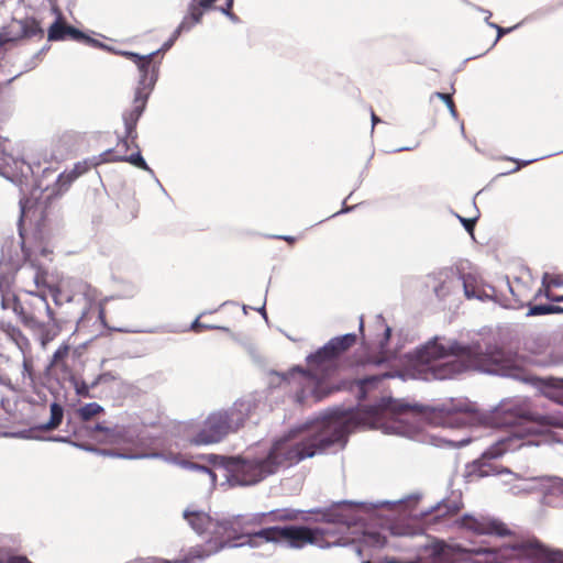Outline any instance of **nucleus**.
<instances>
[{"instance_id": "3", "label": "nucleus", "mask_w": 563, "mask_h": 563, "mask_svg": "<svg viewBox=\"0 0 563 563\" xmlns=\"http://www.w3.org/2000/svg\"><path fill=\"white\" fill-rule=\"evenodd\" d=\"M520 367L499 350L486 354L450 342L432 341L407 356L405 375L418 379H446L467 368L499 375H512Z\"/></svg>"}, {"instance_id": "17", "label": "nucleus", "mask_w": 563, "mask_h": 563, "mask_svg": "<svg viewBox=\"0 0 563 563\" xmlns=\"http://www.w3.org/2000/svg\"><path fill=\"white\" fill-rule=\"evenodd\" d=\"M71 352L69 344L63 343L53 354L48 368L60 373L64 377L73 376V369L68 364Z\"/></svg>"}, {"instance_id": "4", "label": "nucleus", "mask_w": 563, "mask_h": 563, "mask_svg": "<svg viewBox=\"0 0 563 563\" xmlns=\"http://www.w3.org/2000/svg\"><path fill=\"white\" fill-rule=\"evenodd\" d=\"M386 563H563V550L550 549L534 538L515 539L497 551L479 548L455 552L449 545L433 542L426 545L415 561L390 559Z\"/></svg>"}, {"instance_id": "22", "label": "nucleus", "mask_w": 563, "mask_h": 563, "mask_svg": "<svg viewBox=\"0 0 563 563\" xmlns=\"http://www.w3.org/2000/svg\"><path fill=\"white\" fill-rule=\"evenodd\" d=\"M90 166L86 163H77L69 173H63L58 177L60 186L70 185L76 178L88 172Z\"/></svg>"}, {"instance_id": "12", "label": "nucleus", "mask_w": 563, "mask_h": 563, "mask_svg": "<svg viewBox=\"0 0 563 563\" xmlns=\"http://www.w3.org/2000/svg\"><path fill=\"white\" fill-rule=\"evenodd\" d=\"M54 12L57 14V19L47 31L48 41L58 42L71 40L93 47L101 46V43L98 40H95L82 33L80 30L67 24L58 8H54Z\"/></svg>"}, {"instance_id": "5", "label": "nucleus", "mask_w": 563, "mask_h": 563, "mask_svg": "<svg viewBox=\"0 0 563 563\" xmlns=\"http://www.w3.org/2000/svg\"><path fill=\"white\" fill-rule=\"evenodd\" d=\"M245 410L243 404L225 410L213 411L205 420L184 424L183 433L191 445L201 446L219 443L227 435L244 426Z\"/></svg>"}, {"instance_id": "23", "label": "nucleus", "mask_w": 563, "mask_h": 563, "mask_svg": "<svg viewBox=\"0 0 563 563\" xmlns=\"http://www.w3.org/2000/svg\"><path fill=\"white\" fill-rule=\"evenodd\" d=\"M506 474L508 478L505 481L506 484H511L514 481L517 483L514 484L510 489L514 494L518 495L521 493H528L534 489L533 481H527V479H519L516 475L511 474L510 472L506 471Z\"/></svg>"}, {"instance_id": "38", "label": "nucleus", "mask_w": 563, "mask_h": 563, "mask_svg": "<svg viewBox=\"0 0 563 563\" xmlns=\"http://www.w3.org/2000/svg\"><path fill=\"white\" fill-rule=\"evenodd\" d=\"M547 298L551 301L561 302L563 301V296H552L549 291L545 294Z\"/></svg>"}, {"instance_id": "2", "label": "nucleus", "mask_w": 563, "mask_h": 563, "mask_svg": "<svg viewBox=\"0 0 563 563\" xmlns=\"http://www.w3.org/2000/svg\"><path fill=\"white\" fill-rule=\"evenodd\" d=\"M408 504L399 501L350 503L344 501L332 508L324 520L328 523H336L335 528L284 527L267 528L257 532H249V547H255L262 542H275L282 545L300 549L312 544L321 549L330 547H345L357 543L355 553L361 555L364 548L382 549L386 545V534H411L409 529H400L393 525L376 531L372 527L362 523L367 518L380 516L384 510H402Z\"/></svg>"}, {"instance_id": "52", "label": "nucleus", "mask_w": 563, "mask_h": 563, "mask_svg": "<svg viewBox=\"0 0 563 563\" xmlns=\"http://www.w3.org/2000/svg\"><path fill=\"white\" fill-rule=\"evenodd\" d=\"M437 509H438V510H441V509H442V506H441V505H438V506H437Z\"/></svg>"}, {"instance_id": "9", "label": "nucleus", "mask_w": 563, "mask_h": 563, "mask_svg": "<svg viewBox=\"0 0 563 563\" xmlns=\"http://www.w3.org/2000/svg\"><path fill=\"white\" fill-rule=\"evenodd\" d=\"M356 342V335L347 333L331 339L324 346L319 349L314 354L307 357L311 368L330 369L333 362L345 351H347Z\"/></svg>"}, {"instance_id": "27", "label": "nucleus", "mask_w": 563, "mask_h": 563, "mask_svg": "<svg viewBox=\"0 0 563 563\" xmlns=\"http://www.w3.org/2000/svg\"><path fill=\"white\" fill-rule=\"evenodd\" d=\"M389 373H385L383 375L378 376H371L365 379H362L358 382V388L360 393L362 394V397H365L366 393L374 386H376L380 380H383L386 377H391Z\"/></svg>"}, {"instance_id": "16", "label": "nucleus", "mask_w": 563, "mask_h": 563, "mask_svg": "<svg viewBox=\"0 0 563 563\" xmlns=\"http://www.w3.org/2000/svg\"><path fill=\"white\" fill-rule=\"evenodd\" d=\"M184 518L198 534L210 532L211 537H213V530L217 521H213L208 514L186 510L184 512Z\"/></svg>"}, {"instance_id": "20", "label": "nucleus", "mask_w": 563, "mask_h": 563, "mask_svg": "<svg viewBox=\"0 0 563 563\" xmlns=\"http://www.w3.org/2000/svg\"><path fill=\"white\" fill-rule=\"evenodd\" d=\"M463 288L468 299L476 298L483 300L489 297L485 288L481 286L477 276L473 274L463 276Z\"/></svg>"}, {"instance_id": "34", "label": "nucleus", "mask_w": 563, "mask_h": 563, "mask_svg": "<svg viewBox=\"0 0 563 563\" xmlns=\"http://www.w3.org/2000/svg\"><path fill=\"white\" fill-rule=\"evenodd\" d=\"M460 221L462 222V224L464 225V228L470 232L472 233L473 231V228H474V222L475 220L473 219H465V218H462V217H459Z\"/></svg>"}, {"instance_id": "24", "label": "nucleus", "mask_w": 563, "mask_h": 563, "mask_svg": "<svg viewBox=\"0 0 563 563\" xmlns=\"http://www.w3.org/2000/svg\"><path fill=\"white\" fill-rule=\"evenodd\" d=\"M63 417H64L63 407L57 402H53L51 405V418H49L48 422H46L45 424H43L41 427V429L45 430V431L55 430L62 423Z\"/></svg>"}, {"instance_id": "26", "label": "nucleus", "mask_w": 563, "mask_h": 563, "mask_svg": "<svg viewBox=\"0 0 563 563\" xmlns=\"http://www.w3.org/2000/svg\"><path fill=\"white\" fill-rule=\"evenodd\" d=\"M103 412V408L97 402H89L80 407L77 411L82 421H89L93 417Z\"/></svg>"}, {"instance_id": "45", "label": "nucleus", "mask_w": 563, "mask_h": 563, "mask_svg": "<svg viewBox=\"0 0 563 563\" xmlns=\"http://www.w3.org/2000/svg\"><path fill=\"white\" fill-rule=\"evenodd\" d=\"M484 12L486 13V14H485V21H486V22H487V24H488V23H490V22H489V19H490V16H492V13H490L489 11H484Z\"/></svg>"}, {"instance_id": "43", "label": "nucleus", "mask_w": 563, "mask_h": 563, "mask_svg": "<svg viewBox=\"0 0 563 563\" xmlns=\"http://www.w3.org/2000/svg\"><path fill=\"white\" fill-rule=\"evenodd\" d=\"M99 318L103 324H107L106 320H104V308L103 307H100V309H99Z\"/></svg>"}, {"instance_id": "48", "label": "nucleus", "mask_w": 563, "mask_h": 563, "mask_svg": "<svg viewBox=\"0 0 563 563\" xmlns=\"http://www.w3.org/2000/svg\"><path fill=\"white\" fill-rule=\"evenodd\" d=\"M260 311H261V313L263 314V317L267 320V317H266V312H265V310H264V307H262V308L260 309Z\"/></svg>"}, {"instance_id": "31", "label": "nucleus", "mask_w": 563, "mask_h": 563, "mask_svg": "<svg viewBox=\"0 0 563 563\" xmlns=\"http://www.w3.org/2000/svg\"><path fill=\"white\" fill-rule=\"evenodd\" d=\"M40 323L42 324V327L38 328L40 330H42L41 343L43 346H45L48 342L54 340V338L57 335L59 327L56 324L57 330L52 332L49 329H46L45 325L41 321H40Z\"/></svg>"}, {"instance_id": "37", "label": "nucleus", "mask_w": 563, "mask_h": 563, "mask_svg": "<svg viewBox=\"0 0 563 563\" xmlns=\"http://www.w3.org/2000/svg\"><path fill=\"white\" fill-rule=\"evenodd\" d=\"M444 442H445L446 444H450V445H456V444H459V445H464V444H467V443L470 442V440H468V439H463V440H460V441H457V442H455V441H453V440H445Z\"/></svg>"}, {"instance_id": "42", "label": "nucleus", "mask_w": 563, "mask_h": 563, "mask_svg": "<svg viewBox=\"0 0 563 563\" xmlns=\"http://www.w3.org/2000/svg\"><path fill=\"white\" fill-rule=\"evenodd\" d=\"M10 41H11V38L7 37L4 34L0 33V46L5 45Z\"/></svg>"}, {"instance_id": "53", "label": "nucleus", "mask_w": 563, "mask_h": 563, "mask_svg": "<svg viewBox=\"0 0 563 563\" xmlns=\"http://www.w3.org/2000/svg\"><path fill=\"white\" fill-rule=\"evenodd\" d=\"M362 563H371L369 561H363Z\"/></svg>"}, {"instance_id": "13", "label": "nucleus", "mask_w": 563, "mask_h": 563, "mask_svg": "<svg viewBox=\"0 0 563 563\" xmlns=\"http://www.w3.org/2000/svg\"><path fill=\"white\" fill-rule=\"evenodd\" d=\"M461 526L477 534L507 536L510 533L507 526L494 518L464 516Z\"/></svg>"}, {"instance_id": "50", "label": "nucleus", "mask_w": 563, "mask_h": 563, "mask_svg": "<svg viewBox=\"0 0 563 563\" xmlns=\"http://www.w3.org/2000/svg\"><path fill=\"white\" fill-rule=\"evenodd\" d=\"M360 329L363 330V319L360 320Z\"/></svg>"}, {"instance_id": "44", "label": "nucleus", "mask_w": 563, "mask_h": 563, "mask_svg": "<svg viewBox=\"0 0 563 563\" xmlns=\"http://www.w3.org/2000/svg\"><path fill=\"white\" fill-rule=\"evenodd\" d=\"M409 514L415 516V517H418V516H426L428 512H424V511H420L419 514L415 512V510L412 508L409 509Z\"/></svg>"}, {"instance_id": "28", "label": "nucleus", "mask_w": 563, "mask_h": 563, "mask_svg": "<svg viewBox=\"0 0 563 563\" xmlns=\"http://www.w3.org/2000/svg\"><path fill=\"white\" fill-rule=\"evenodd\" d=\"M563 308L554 305H536L530 307L528 316H542L550 313H562Z\"/></svg>"}, {"instance_id": "32", "label": "nucleus", "mask_w": 563, "mask_h": 563, "mask_svg": "<svg viewBox=\"0 0 563 563\" xmlns=\"http://www.w3.org/2000/svg\"><path fill=\"white\" fill-rule=\"evenodd\" d=\"M216 328L214 325L205 324L201 322L200 318L196 319L191 325V329L196 332H200L206 329Z\"/></svg>"}, {"instance_id": "18", "label": "nucleus", "mask_w": 563, "mask_h": 563, "mask_svg": "<svg viewBox=\"0 0 563 563\" xmlns=\"http://www.w3.org/2000/svg\"><path fill=\"white\" fill-rule=\"evenodd\" d=\"M376 325L378 329L383 331V336L379 340L380 355L375 360L376 364H380L393 360L396 356V353L386 347V344L390 338L391 329L385 323L384 319L380 317H377Z\"/></svg>"}, {"instance_id": "49", "label": "nucleus", "mask_w": 563, "mask_h": 563, "mask_svg": "<svg viewBox=\"0 0 563 563\" xmlns=\"http://www.w3.org/2000/svg\"><path fill=\"white\" fill-rule=\"evenodd\" d=\"M24 367H25V369L29 371L31 368V365L27 362H24Z\"/></svg>"}, {"instance_id": "19", "label": "nucleus", "mask_w": 563, "mask_h": 563, "mask_svg": "<svg viewBox=\"0 0 563 563\" xmlns=\"http://www.w3.org/2000/svg\"><path fill=\"white\" fill-rule=\"evenodd\" d=\"M538 388L545 397L555 401H563V379H539Z\"/></svg>"}, {"instance_id": "25", "label": "nucleus", "mask_w": 563, "mask_h": 563, "mask_svg": "<svg viewBox=\"0 0 563 563\" xmlns=\"http://www.w3.org/2000/svg\"><path fill=\"white\" fill-rule=\"evenodd\" d=\"M203 9H201L197 3L190 2L188 8V14L183 19L180 23L187 22V26L185 31H189L195 24L199 23L203 15Z\"/></svg>"}, {"instance_id": "40", "label": "nucleus", "mask_w": 563, "mask_h": 563, "mask_svg": "<svg viewBox=\"0 0 563 563\" xmlns=\"http://www.w3.org/2000/svg\"><path fill=\"white\" fill-rule=\"evenodd\" d=\"M87 295H89L91 299H96L97 290L95 288H91L90 286H87Z\"/></svg>"}, {"instance_id": "8", "label": "nucleus", "mask_w": 563, "mask_h": 563, "mask_svg": "<svg viewBox=\"0 0 563 563\" xmlns=\"http://www.w3.org/2000/svg\"><path fill=\"white\" fill-rule=\"evenodd\" d=\"M37 190L33 191L30 197L20 200V225H30L34 227L38 231H41L48 221V218L52 213V203L53 196L43 195V192H38Z\"/></svg>"}, {"instance_id": "35", "label": "nucleus", "mask_w": 563, "mask_h": 563, "mask_svg": "<svg viewBox=\"0 0 563 563\" xmlns=\"http://www.w3.org/2000/svg\"><path fill=\"white\" fill-rule=\"evenodd\" d=\"M216 0H191L192 3H197L201 9H209Z\"/></svg>"}, {"instance_id": "46", "label": "nucleus", "mask_w": 563, "mask_h": 563, "mask_svg": "<svg viewBox=\"0 0 563 563\" xmlns=\"http://www.w3.org/2000/svg\"><path fill=\"white\" fill-rule=\"evenodd\" d=\"M377 122H379V119H378L374 113H372V123H373V126H374Z\"/></svg>"}, {"instance_id": "6", "label": "nucleus", "mask_w": 563, "mask_h": 563, "mask_svg": "<svg viewBox=\"0 0 563 563\" xmlns=\"http://www.w3.org/2000/svg\"><path fill=\"white\" fill-rule=\"evenodd\" d=\"M123 56L132 60L140 71L139 85L135 89L132 107L123 113V122L128 128L130 137H136V125L145 110L148 96L155 86L158 76V65L154 62L157 53L142 56L133 52H123Z\"/></svg>"}, {"instance_id": "36", "label": "nucleus", "mask_w": 563, "mask_h": 563, "mask_svg": "<svg viewBox=\"0 0 563 563\" xmlns=\"http://www.w3.org/2000/svg\"><path fill=\"white\" fill-rule=\"evenodd\" d=\"M232 4H233V0H228L227 8L224 9V12L231 19H235L234 14L232 13Z\"/></svg>"}, {"instance_id": "51", "label": "nucleus", "mask_w": 563, "mask_h": 563, "mask_svg": "<svg viewBox=\"0 0 563 563\" xmlns=\"http://www.w3.org/2000/svg\"><path fill=\"white\" fill-rule=\"evenodd\" d=\"M243 312L246 313V306H243Z\"/></svg>"}, {"instance_id": "47", "label": "nucleus", "mask_w": 563, "mask_h": 563, "mask_svg": "<svg viewBox=\"0 0 563 563\" xmlns=\"http://www.w3.org/2000/svg\"><path fill=\"white\" fill-rule=\"evenodd\" d=\"M285 241L292 243L295 241V238L292 236H282Z\"/></svg>"}, {"instance_id": "39", "label": "nucleus", "mask_w": 563, "mask_h": 563, "mask_svg": "<svg viewBox=\"0 0 563 563\" xmlns=\"http://www.w3.org/2000/svg\"><path fill=\"white\" fill-rule=\"evenodd\" d=\"M437 97L440 98L441 100H443L445 102V104L449 101H452L451 97L449 95H445V93L438 92Z\"/></svg>"}, {"instance_id": "41", "label": "nucleus", "mask_w": 563, "mask_h": 563, "mask_svg": "<svg viewBox=\"0 0 563 563\" xmlns=\"http://www.w3.org/2000/svg\"><path fill=\"white\" fill-rule=\"evenodd\" d=\"M446 106H448V109H449L450 113H451L453 117H455V115H456V111H455V108H454V103H453V101H449V102L446 103Z\"/></svg>"}, {"instance_id": "11", "label": "nucleus", "mask_w": 563, "mask_h": 563, "mask_svg": "<svg viewBox=\"0 0 563 563\" xmlns=\"http://www.w3.org/2000/svg\"><path fill=\"white\" fill-rule=\"evenodd\" d=\"M245 521L242 517H233L222 521H217L213 530V537L208 539L212 543V551H219L224 547L243 545L244 542L234 543V541L245 538Z\"/></svg>"}, {"instance_id": "7", "label": "nucleus", "mask_w": 563, "mask_h": 563, "mask_svg": "<svg viewBox=\"0 0 563 563\" xmlns=\"http://www.w3.org/2000/svg\"><path fill=\"white\" fill-rule=\"evenodd\" d=\"M2 286L3 283L0 280L1 307L3 309H12L25 327H42L37 316L41 309L46 312L49 321L56 324L54 311L45 296L35 295L30 301L25 302L27 307H24L15 294L10 290L4 291Z\"/></svg>"}, {"instance_id": "33", "label": "nucleus", "mask_w": 563, "mask_h": 563, "mask_svg": "<svg viewBox=\"0 0 563 563\" xmlns=\"http://www.w3.org/2000/svg\"><path fill=\"white\" fill-rule=\"evenodd\" d=\"M488 25L490 27H494V29L497 30V38H496V41H498L504 34L512 31L516 27V26H514V27L504 29V27H500L499 25H497L495 23H488Z\"/></svg>"}, {"instance_id": "1", "label": "nucleus", "mask_w": 563, "mask_h": 563, "mask_svg": "<svg viewBox=\"0 0 563 563\" xmlns=\"http://www.w3.org/2000/svg\"><path fill=\"white\" fill-rule=\"evenodd\" d=\"M417 419L449 427L466 423L508 427L509 435L488 449L484 456L496 459L514 450V404L501 405L487 417L467 404L441 409H418L404 400L383 398L379 404L362 412L332 411L290 429L269 450L249 459V485L275 473L278 467L291 466L313 457L331 445L342 446L347 433L356 426L377 429L385 434L418 438L419 427L413 423Z\"/></svg>"}, {"instance_id": "14", "label": "nucleus", "mask_w": 563, "mask_h": 563, "mask_svg": "<svg viewBox=\"0 0 563 563\" xmlns=\"http://www.w3.org/2000/svg\"><path fill=\"white\" fill-rule=\"evenodd\" d=\"M308 366L310 365L308 364ZM309 369L311 373L296 371L292 372V375H296L297 373L299 375V383L303 385L302 398L311 396L316 399H321L325 397L328 394H330L331 390L324 387V382L318 377V372L325 373L329 369H314L311 367H309Z\"/></svg>"}, {"instance_id": "21", "label": "nucleus", "mask_w": 563, "mask_h": 563, "mask_svg": "<svg viewBox=\"0 0 563 563\" xmlns=\"http://www.w3.org/2000/svg\"><path fill=\"white\" fill-rule=\"evenodd\" d=\"M19 25L21 30L19 37L31 38L37 35H43V30L40 25V22L33 18H27L19 21Z\"/></svg>"}, {"instance_id": "30", "label": "nucleus", "mask_w": 563, "mask_h": 563, "mask_svg": "<svg viewBox=\"0 0 563 563\" xmlns=\"http://www.w3.org/2000/svg\"><path fill=\"white\" fill-rule=\"evenodd\" d=\"M74 382V388L76 394L79 397L84 398H92L93 396L90 394V387L85 380H78L73 378Z\"/></svg>"}, {"instance_id": "29", "label": "nucleus", "mask_w": 563, "mask_h": 563, "mask_svg": "<svg viewBox=\"0 0 563 563\" xmlns=\"http://www.w3.org/2000/svg\"><path fill=\"white\" fill-rule=\"evenodd\" d=\"M186 26H187V22H185V23H180V24L177 26V29L174 31V33L172 34L170 38H169L167 42H165V43L163 44V46H162V47H161L156 53L158 54L159 52H166V51H168V49L174 45V43H175V41L178 38V36H179L183 32H185Z\"/></svg>"}, {"instance_id": "10", "label": "nucleus", "mask_w": 563, "mask_h": 563, "mask_svg": "<svg viewBox=\"0 0 563 563\" xmlns=\"http://www.w3.org/2000/svg\"><path fill=\"white\" fill-rule=\"evenodd\" d=\"M124 128V136L119 139L115 148L107 150L101 154V162H128L140 169L150 172L151 168L142 157L140 147L136 143L137 136L135 139L130 137L125 124Z\"/></svg>"}, {"instance_id": "15", "label": "nucleus", "mask_w": 563, "mask_h": 563, "mask_svg": "<svg viewBox=\"0 0 563 563\" xmlns=\"http://www.w3.org/2000/svg\"><path fill=\"white\" fill-rule=\"evenodd\" d=\"M225 478L230 486L246 485V461L241 457H223Z\"/></svg>"}]
</instances>
